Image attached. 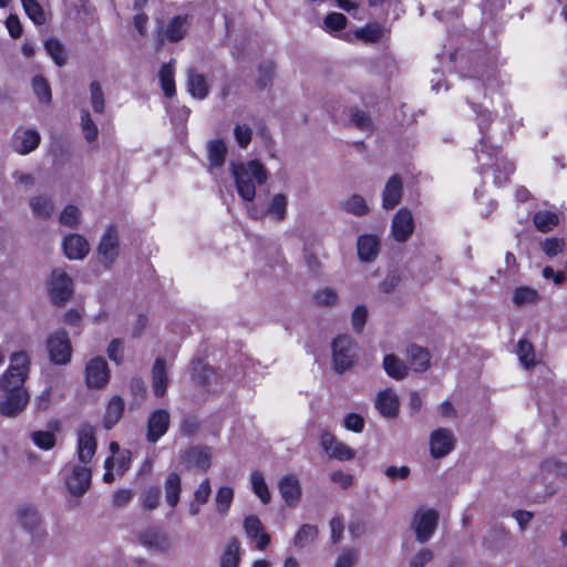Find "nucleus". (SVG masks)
<instances>
[{"instance_id": "1", "label": "nucleus", "mask_w": 567, "mask_h": 567, "mask_svg": "<svg viewBox=\"0 0 567 567\" xmlns=\"http://www.w3.org/2000/svg\"><path fill=\"white\" fill-rule=\"evenodd\" d=\"M230 172L239 197L247 203L254 202L256 187L266 184L268 179L267 168L257 159L231 162Z\"/></svg>"}, {"instance_id": "2", "label": "nucleus", "mask_w": 567, "mask_h": 567, "mask_svg": "<svg viewBox=\"0 0 567 567\" xmlns=\"http://www.w3.org/2000/svg\"><path fill=\"white\" fill-rule=\"evenodd\" d=\"M30 371V358L23 352H14L10 357V364L8 370L1 378V389H25L23 386Z\"/></svg>"}, {"instance_id": "3", "label": "nucleus", "mask_w": 567, "mask_h": 567, "mask_svg": "<svg viewBox=\"0 0 567 567\" xmlns=\"http://www.w3.org/2000/svg\"><path fill=\"white\" fill-rule=\"evenodd\" d=\"M47 350L52 363H69L72 358V346L68 332L64 330H56L50 334L47 341Z\"/></svg>"}, {"instance_id": "4", "label": "nucleus", "mask_w": 567, "mask_h": 567, "mask_svg": "<svg viewBox=\"0 0 567 567\" xmlns=\"http://www.w3.org/2000/svg\"><path fill=\"white\" fill-rule=\"evenodd\" d=\"M439 523V513L433 508H420L412 519V528L419 543L424 544L433 536Z\"/></svg>"}, {"instance_id": "5", "label": "nucleus", "mask_w": 567, "mask_h": 567, "mask_svg": "<svg viewBox=\"0 0 567 567\" xmlns=\"http://www.w3.org/2000/svg\"><path fill=\"white\" fill-rule=\"evenodd\" d=\"M355 357V342L349 336H340L332 342L334 370L342 373L351 368Z\"/></svg>"}, {"instance_id": "6", "label": "nucleus", "mask_w": 567, "mask_h": 567, "mask_svg": "<svg viewBox=\"0 0 567 567\" xmlns=\"http://www.w3.org/2000/svg\"><path fill=\"white\" fill-rule=\"evenodd\" d=\"M49 295L56 306H63L73 295V282L63 269H54L49 280Z\"/></svg>"}, {"instance_id": "7", "label": "nucleus", "mask_w": 567, "mask_h": 567, "mask_svg": "<svg viewBox=\"0 0 567 567\" xmlns=\"http://www.w3.org/2000/svg\"><path fill=\"white\" fill-rule=\"evenodd\" d=\"M6 395L0 401V414L6 417H16L27 408L30 395L27 389H2Z\"/></svg>"}, {"instance_id": "8", "label": "nucleus", "mask_w": 567, "mask_h": 567, "mask_svg": "<svg viewBox=\"0 0 567 567\" xmlns=\"http://www.w3.org/2000/svg\"><path fill=\"white\" fill-rule=\"evenodd\" d=\"M120 243L118 231L114 225H110L97 247L99 261L106 268H110L118 256Z\"/></svg>"}, {"instance_id": "9", "label": "nucleus", "mask_w": 567, "mask_h": 567, "mask_svg": "<svg viewBox=\"0 0 567 567\" xmlns=\"http://www.w3.org/2000/svg\"><path fill=\"white\" fill-rule=\"evenodd\" d=\"M320 446L329 458L338 461H351L355 456V451L342 441H339L329 431H322L320 434Z\"/></svg>"}, {"instance_id": "10", "label": "nucleus", "mask_w": 567, "mask_h": 567, "mask_svg": "<svg viewBox=\"0 0 567 567\" xmlns=\"http://www.w3.org/2000/svg\"><path fill=\"white\" fill-rule=\"evenodd\" d=\"M110 380L106 360L102 357L91 359L85 365V384L90 389H102Z\"/></svg>"}, {"instance_id": "11", "label": "nucleus", "mask_w": 567, "mask_h": 567, "mask_svg": "<svg viewBox=\"0 0 567 567\" xmlns=\"http://www.w3.org/2000/svg\"><path fill=\"white\" fill-rule=\"evenodd\" d=\"M288 196L284 193L274 194L269 200L265 213H259L255 207L248 206L247 213L252 219H261L264 216H269L275 221H282L287 217Z\"/></svg>"}, {"instance_id": "12", "label": "nucleus", "mask_w": 567, "mask_h": 567, "mask_svg": "<svg viewBox=\"0 0 567 567\" xmlns=\"http://www.w3.org/2000/svg\"><path fill=\"white\" fill-rule=\"evenodd\" d=\"M97 442L95 429L90 424H83L78 431V456L81 463H90L95 454Z\"/></svg>"}, {"instance_id": "13", "label": "nucleus", "mask_w": 567, "mask_h": 567, "mask_svg": "<svg viewBox=\"0 0 567 567\" xmlns=\"http://www.w3.org/2000/svg\"><path fill=\"white\" fill-rule=\"evenodd\" d=\"M455 436L449 429H437L430 439V452L434 458L446 456L455 446Z\"/></svg>"}, {"instance_id": "14", "label": "nucleus", "mask_w": 567, "mask_h": 567, "mask_svg": "<svg viewBox=\"0 0 567 567\" xmlns=\"http://www.w3.org/2000/svg\"><path fill=\"white\" fill-rule=\"evenodd\" d=\"M414 231L412 213L408 208H401L393 217L391 233L398 243L406 241Z\"/></svg>"}, {"instance_id": "15", "label": "nucleus", "mask_w": 567, "mask_h": 567, "mask_svg": "<svg viewBox=\"0 0 567 567\" xmlns=\"http://www.w3.org/2000/svg\"><path fill=\"white\" fill-rule=\"evenodd\" d=\"M182 463L188 470L207 471L212 465V449L208 446H193L182 455Z\"/></svg>"}, {"instance_id": "16", "label": "nucleus", "mask_w": 567, "mask_h": 567, "mask_svg": "<svg viewBox=\"0 0 567 567\" xmlns=\"http://www.w3.org/2000/svg\"><path fill=\"white\" fill-rule=\"evenodd\" d=\"M171 415L168 411L155 410L148 417L147 422V441L156 443L168 430Z\"/></svg>"}, {"instance_id": "17", "label": "nucleus", "mask_w": 567, "mask_h": 567, "mask_svg": "<svg viewBox=\"0 0 567 567\" xmlns=\"http://www.w3.org/2000/svg\"><path fill=\"white\" fill-rule=\"evenodd\" d=\"M92 473L86 466H74L66 480V485L73 496L80 497L86 493L91 484Z\"/></svg>"}, {"instance_id": "18", "label": "nucleus", "mask_w": 567, "mask_h": 567, "mask_svg": "<svg viewBox=\"0 0 567 567\" xmlns=\"http://www.w3.org/2000/svg\"><path fill=\"white\" fill-rule=\"evenodd\" d=\"M280 495L289 507H297L301 498V485L295 475H286L278 483Z\"/></svg>"}, {"instance_id": "19", "label": "nucleus", "mask_w": 567, "mask_h": 567, "mask_svg": "<svg viewBox=\"0 0 567 567\" xmlns=\"http://www.w3.org/2000/svg\"><path fill=\"white\" fill-rule=\"evenodd\" d=\"M244 528L247 537L256 543L259 550L266 549L270 543V536L264 530V525L257 516H247L244 520Z\"/></svg>"}, {"instance_id": "20", "label": "nucleus", "mask_w": 567, "mask_h": 567, "mask_svg": "<svg viewBox=\"0 0 567 567\" xmlns=\"http://www.w3.org/2000/svg\"><path fill=\"white\" fill-rule=\"evenodd\" d=\"M189 25L190 20L188 16H176L168 21L166 27L161 32V37L163 40L177 42L185 37Z\"/></svg>"}, {"instance_id": "21", "label": "nucleus", "mask_w": 567, "mask_h": 567, "mask_svg": "<svg viewBox=\"0 0 567 567\" xmlns=\"http://www.w3.org/2000/svg\"><path fill=\"white\" fill-rule=\"evenodd\" d=\"M403 183L399 175L389 178L382 193V206L384 209H393L402 198Z\"/></svg>"}, {"instance_id": "22", "label": "nucleus", "mask_w": 567, "mask_h": 567, "mask_svg": "<svg viewBox=\"0 0 567 567\" xmlns=\"http://www.w3.org/2000/svg\"><path fill=\"white\" fill-rule=\"evenodd\" d=\"M63 249L69 259H83L90 251V245L83 236L71 234L64 238Z\"/></svg>"}, {"instance_id": "23", "label": "nucleus", "mask_w": 567, "mask_h": 567, "mask_svg": "<svg viewBox=\"0 0 567 567\" xmlns=\"http://www.w3.org/2000/svg\"><path fill=\"white\" fill-rule=\"evenodd\" d=\"M399 398L391 389L381 391L375 400V408L382 416L394 417L399 412Z\"/></svg>"}, {"instance_id": "24", "label": "nucleus", "mask_w": 567, "mask_h": 567, "mask_svg": "<svg viewBox=\"0 0 567 567\" xmlns=\"http://www.w3.org/2000/svg\"><path fill=\"white\" fill-rule=\"evenodd\" d=\"M187 89L193 97L204 100L209 94L210 85L204 74L190 68L187 70Z\"/></svg>"}, {"instance_id": "25", "label": "nucleus", "mask_w": 567, "mask_h": 567, "mask_svg": "<svg viewBox=\"0 0 567 567\" xmlns=\"http://www.w3.org/2000/svg\"><path fill=\"white\" fill-rule=\"evenodd\" d=\"M17 517L20 525L30 534H38L41 528V518L35 507L23 505L18 508Z\"/></svg>"}, {"instance_id": "26", "label": "nucleus", "mask_w": 567, "mask_h": 567, "mask_svg": "<svg viewBox=\"0 0 567 567\" xmlns=\"http://www.w3.org/2000/svg\"><path fill=\"white\" fill-rule=\"evenodd\" d=\"M410 367L415 372H424L430 368L431 354L420 346L411 344L406 350Z\"/></svg>"}, {"instance_id": "27", "label": "nucleus", "mask_w": 567, "mask_h": 567, "mask_svg": "<svg viewBox=\"0 0 567 567\" xmlns=\"http://www.w3.org/2000/svg\"><path fill=\"white\" fill-rule=\"evenodd\" d=\"M168 385V375L163 359H156L152 369V388L156 396L161 398L165 394Z\"/></svg>"}, {"instance_id": "28", "label": "nucleus", "mask_w": 567, "mask_h": 567, "mask_svg": "<svg viewBox=\"0 0 567 567\" xmlns=\"http://www.w3.org/2000/svg\"><path fill=\"white\" fill-rule=\"evenodd\" d=\"M228 147L223 140H212L207 143L209 168H220L226 162Z\"/></svg>"}, {"instance_id": "29", "label": "nucleus", "mask_w": 567, "mask_h": 567, "mask_svg": "<svg viewBox=\"0 0 567 567\" xmlns=\"http://www.w3.org/2000/svg\"><path fill=\"white\" fill-rule=\"evenodd\" d=\"M124 409V400L118 395H114L106 406V411L103 417L104 429L111 430L123 416Z\"/></svg>"}, {"instance_id": "30", "label": "nucleus", "mask_w": 567, "mask_h": 567, "mask_svg": "<svg viewBox=\"0 0 567 567\" xmlns=\"http://www.w3.org/2000/svg\"><path fill=\"white\" fill-rule=\"evenodd\" d=\"M357 247L359 258L365 262L372 261L379 254V240L372 235L360 236Z\"/></svg>"}, {"instance_id": "31", "label": "nucleus", "mask_w": 567, "mask_h": 567, "mask_svg": "<svg viewBox=\"0 0 567 567\" xmlns=\"http://www.w3.org/2000/svg\"><path fill=\"white\" fill-rule=\"evenodd\" d=\"M382 365L386 374L394 380H403L408 377L409 367L394 354H386Z\"/></svg>"}, {"instance_id": "32", "label": "nucleus", "mask_w": 567, "mask_h": 567, "mask_svg": "<svg viewBox=\"0 0 567 567\" xmlns=\"http://www.w3.org/2000/svg\"><path fill=\"white\" fill-rule=\"evenodd\" d=\"M29 205L35 218H50L54 212L52 200L45 195H37L30 198Z\"/></svg>"}, {"instance_id": "33", "label": "nucleus", "mask_w": 567, "mask_h": 567, "mask_svg": "<svg viewBox=\"0 0 567 567\" xmlns=\"http://www.w3.org/2000/svg\"><path fill=\"white\" fill-rule=\"evenodd\" d=\"M181 492L182 483L179 475L175 472L169 473L165 481V498L172 508L178 504Z\"/></svg>"}, {"instance_id": "34", "label": "nucleus", "mask_w": 567, "mask_h": 567, "mask_svg": "<svg viewBox=\"0 0 567 567\" xmlns=\"http://www.w3.org/2000/svg\"><path fill=\"white\" fill-rule=\"evenodd\" d=\"M41 142L40 133L37 130H25L20 136V143L14 147L18 154L27 155L34 151Z\"/></svg>"}, {"instance_id": "35", "label": "nucleus", "mask_w": 567, "mask_h": 567, "mask_svg": "<svg viewBox=\"0 0 567 567\" xmlns=\"http://www.w3.org/2000/svg\"><path fill=\"white\" fill-rule=\"evenodd\" d=\"M340 207L343 212L357 217L365 216L370 210L365 199L358 194H353L349 198L342 200L340 203Z\"/></svg>"}, {"instance_id": "36", "label": "nucleus", "mask_w": 567, "mask_h": 567, "mask_svg": "<svg viewBox=\"0 0 567 567\" xmlns=\"http://www.w3.org/2000/svg\"><path fill=\"white\" fill-rule=\"evenodd\" d=\"M174 71V64L173 61H171L163 64L158 72L162 90L167 97L175 94Z\"/></svg>"}, {"instance_id": "37", "label": "nucleus", "mask_w": 567, "mask_h": 567, "mask_svg": "<svg viewBox=\"0 0 567 567\" xmlns=\"http://www.w3.org/2000/svg\"><path fill=\"white\" fill-rule=\"evenodd\" d=\"M250 483L254 493L259 497L262 504H268L271 501V495L266 484L265 477L261 472L255 471L250 475Z\"/></svg>"}, {"instance_id": "38", "label": "nucleus", "mask_w": 567, "mask_h": 567, "mask_svg": "<svg viewBox=\"0 0 567 567\" xmlns=\"http://www.w3.org/2000/svg\"><path fill=\"white\" fill-rule=\"evenodd\" d=\"M81 130L86 142L93 143L97 140L99 128L94 123L90 112L85 109L80 112Z\"/></svg>"}, {"instance_id": "39", "label": "nucleus", "mask_w": 567, "mask_h": 567, "mask_svg": "<svg viewBox=\"0 0 567 567\" xmlns=\"http://www.w3.org/2000/svg\"><path fill=\"white\" fill-rule=\"evenodd\" d=\"M240 546L237 539H233L226 547L221 558L220 567H237L240 560Z\"/></svg>"}, {"instance_id": "40", "label": "nucleus", "mask_w": 567, "mask_h": 567, "mask_svg": "<svg viewBox=\"0 0 567 567\" xmlns=\"http://www.w3.org/2000/svg\"><path fill=\"white\" fill-rule=\"evenodd\" d=\"M48 54L52 58L56 65L62 66L66 62V55L63 44L55 38H51L44 42Z\"/></svg>"}, {"instance_id": "41", "label": "nucleus", "mask_w": 567, "mask_h": 567, "mask_svg": "<svg viewBox=\"0 0 567 567\" xmlns=\"http://www.w3.org/2000/svg\"><path fill=\"white\" fill-rule=\"evenodd\" d=\"M539 299L538 292L529 287H519L516 288L513 293V302L517 307H522L525 305H532L537 302Z\"/></svg>"}, {"instance_id": "42", "label": "nucleus", "mask_w": 567, "mask_h": 567, "mask_svg": "<svg viewBox=\"0 0 567 567\" xmlns=\"http://www.w3.org/2000/svg\"><path fill=\"white\" fill-rule=\"evenodd\" d=\"M318 536V528L315 525L305 524L300 527L293 538V544L297 547H305L312 543Z\"/></svg>"}, {"instance_id": "43", "label": "nucleus", "mask_w": 567, "mask_h": 567, "mask_svg": "<svg viewBox=\"0 0 567 567\" xmlns=\"http://www.w3.org/2000/svg\"><path fill=\"white\" fill-rule=\"evenodd\" d=\"M517 354L520 363L529 369L536 364L535 351L533 344L527 340H519Z\"/></svg>"}, {"instance_id": "44", "label": "nucleus", "mask_w": 567, "mask_h": 567, "mask_svg": "<svg viewBox=\"0 0 567 567\" xmlns=\"http://www.w3.org/2000/svg\"><path fill=\"white\" fill-rule=\"evenodd\" d=\"M32 89H33V92L37 95L38 100L41 103L48 104L51 102V100H52L51 87H50L48 81L43 76L37 75L33 78Z\"/></svg>"}, {"instance_id": "45", "label": "nucleus", "mask_w": 567, "mask_h": 567, "mask_svg": "<svg viewBox=\"0 0 567 567\" xmlns=\"http://www.w3.org/2000/svg\"><path fill=\"white\" fill-rule=\"evenodd\" d=\"M234 498V489L229 486H223L217 491L215 503L219 514L225 515L230 508Z\"/></svg>"}, {"instance_id": "46", "label": "nucleus", "mask_w": 567, "mask_h": 567, "mask_svg": "<svg viewBox=\"0 0 567 567\" xmlns=\"http://www.w3.org/2000/svg\"><path fill=\"white\" fill-rule=\"evenodd\" d=\"M21 2L25 13L35 24L41 25L45 23V13L37 0H21Z\"/></svg>"}, {"instance_id": "47", "label": "nucleus", "mask_w": 567, "mask_h": 567, "mask_svg": "<svg viewBox=\"0 0 567 567\" xmlns=\"http://www.w3.org/2000/svg\"><path fill=\"white\" fill-rule=\"evenodd\" d=\"M534 224L538 230L546 233L558 224V216L550 212H538L534 216Z\"/></svg>"}, {"instance_id": "48", "label": "nucleus", "mask_w": 567, "mask_h": 567, "mask_svg": "<svg viewBox=\"0 0 567 567\" xmlns=\"http://www.w3.org/2000/svg\"><path fill=\"white\" fill-rule=\"evenodd\" d=\"M91 105L95 113L102 114L105 109V99L101 84L93 81L90 85Z\"/></svg>"}, {"instance_id": "49", "label": "nucleus", "mask_w": 567, "mask_h": 567, "mask_svg": "<svg viewBox=\"0 0 567 567\" xmlns=\"http://www.w3.org/2000/svg\"><path fill=\"white\" fill-rule=\"evenodd\" d=\"M31 439L42 450H51L55 445V435L49 431H34Z\"/></svg>"}, {"instance_id": "50", "label": "nucleus", "mask_w": 567, "mask_h": 567, "mask_svg": "<svg viewBox=\"0 0 567 567\" xmlns=\"http://www.w3.org/2000/svg\"><path fill=\"white\" fill-rule=\"evenodd\" d=\"M141 542L144 546L153 549H163L165 538L157 530H148L141 535Z\"/></svg>"}, {"instance_id": "51", "label": "nucleus", "mask_w": 567, "mask_h": 567, "mask_svg": "<svg viewBox=\"0 0 567 567\" xmlns=\"http://www.w3.org/2000/svg\"><path fill=\"white\" fill-rule=\"evenodd\" d=\"M60 223L68 227H76L80 223V210L76 206H66L60 215Z\"/></svg>"}, {"instance_id": "52", "label": "nucleus", "mask_w": 567, "mask_h": 567, "mask_svg": "<svg viewBox=\"0 0 567 567\" xmlns=\"http://www.w3.org/2000/svg\"><path fill=\"white\" fill-rule=\"evenodd\" d=\"M234 136L241 148H246L252 137V130L247 124H237L234 127Z\"/></svg>"}, {"instance_id": "53", "label": "nucleus", "mask_w": 567, "mask_h": 567, "mask_svg": "<svg viewBox=\"0 0 567 567\" xmlns=\"http://www.w3.org/2000/svg\"><path fill=\"white\" fill-rule=\"evenodd\" d=\"M540 246L543 251L547 256L554 257L563 252L565 247V240L556 237L547 238L544 241H542Z\"/></svg>"}, {"instance_id": "54", "label": "nucleus", "mask_w": 567, "mask_h": 567, "mask_svg": "<svg viewBox=\"0 0 567 567\" xmlns=\"http://www.w3.org/2000/svg\"><path fill=\"white\" fill-rule=\"evenodd\" d=\"M161 499V491L158 487H150L142 495L143 508L152 511L155 509Z\"/></svg>"}, {"instance_id": "55", "label": "nucleus", "mask_w": 567, "mask_h": 567, "mask_svg": "<svg viewBox=\"0 0 567 567\" xmlns=\"http://www.w3.org/2000/svg\"><path fill=\"white\" fill-rule=\"evenodd\" d=\"M351 122L361 131H372L373 124L370 116L360 110L351 111Z\"/></svg>"}, {"instance_id": "56", "label": "nucleus", "mask_w": 567, "mask_h": 567, "mask_svg": "<svg viewBox=\"0 0 567 567\" xmlns=\"http://www.w3.org/2000/svg\"><path fill=\"white\" fill-rule=\"evenodd\" d=\"M368 318V309L365 306H357L351 315V323L355 332H361Z\"/></svg>"}, {"instance_id": "57", "label": "nucleus", "mask_w": 567, "mask_h": 567, "mask_svg": "<svg viewBox=\"0 0 567 567\" xmlns=\"http://www.w3.org/2000/svg\"><path fill=\"white\" fill-rule=\"evenodd\" d=\"M410 473H411V468L406 465H402V466L391 465V466H388L384 471V475L386 476V478L393 483L396 481H405L410 476Z\"/></svg>"}, {"instance_id": "58", "label": "nucleus", "mask_w": 567, "mask_h": 567, "mask_svg": "<svg viewBox=\"0 0 567 567\" xmlns=\"http://www.w3.org/2000/svg\"><path fill=\"white\" fill-rule=\"evenodd\" d=\"M315 300L320 306H333L337 303L338 295L331 288H323L315 293Z\"/></svg>"}, {"instance_id": "59", "label": "nucleus", "mask_w": 567, "mask_h": 567, "mask_svg": "<svg viewBox=\"0 0 567 567\" xmlns=\"http://www.w3.org/2000/svg\"><path fill=\"white\" fill-rule=\"evenodd\" d=\"M357 37L365 42H377L382 37V29L379 25H368L357 32Z\"/></svg>"}, {"instance_id": "60", "label": "nucleus", "mask_w": 567, "mask_h": 567, "mask_svg": "<svg viewBox=\"0 0 567 567\" xmlns=\"http://www.w3.org/2000/svg\"><path fill=\"white\" fill-rule=\"evenodd\" d=\"M434 557L433 551L430 548H422L415 555H413L409 561V567H425Z\"/></svg>"}, {"instance_id": "61", "label": "nucleus", "mask_w": 567, "mask_h": 567, "mask_svg": "<svg viewBox=\"0 0 567 567\" xmlns=\"http://www.w3.org/2000/svg\"><path fill=\"white\" fill-rule=\"evenodd\" d=\"M343 424L347 430L360 433L364 427V420L361 415L355 413H349L346 415Z\"/></svg>"}, {"instance_id": "62", "label": "nucleus", "mask_w": 567, "mask_h": 567, "mask_svg": "<svg viewBox=\"0 0 567 567\" xmlns=\"http://www.w3.org/2000/svg\"><path fill=\"white\" fill-rule=\"evenodd\" d=\"M347 18L342 13L332 12L324 19V25L330 30H341L346 27Z\"/></svg>"}, {"instance_id": "63", "label": "nucleus", "mask_w": 567, "mask_h": 567, "mask_svg": "<svg viewBox=\"0 0 567 567\" xmlns=\"http://www.w3.org/2000/svg\"><path fill=\"white\" fill-rule=\"evenodd\" d=\"M210 483L209 480H204L194 493V499L198 504H206L210 496Z\"/></svg>"}, {"instance_id": "64", "label": "nucleus", "mask_w": 567, "mask_h": 567, "mask_svg": "<svg viewBox=\"0 0 567 567\" xmlns=\"http://www.w3.org/2000/svg\"><path fill=\"white\" fill-rule=\"evenodd\" d=\"M330 480L341 488L347 489L353 484V476L343 471H334L330 474Z\"/></svg>"}]
</instances>
